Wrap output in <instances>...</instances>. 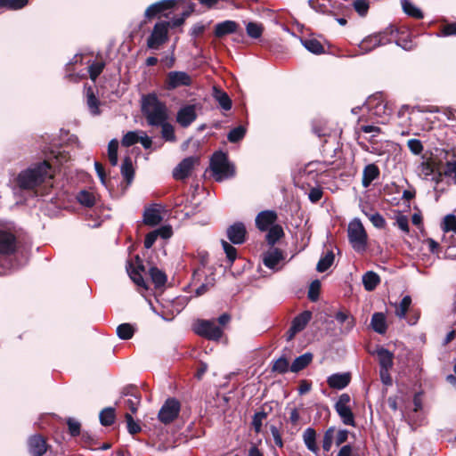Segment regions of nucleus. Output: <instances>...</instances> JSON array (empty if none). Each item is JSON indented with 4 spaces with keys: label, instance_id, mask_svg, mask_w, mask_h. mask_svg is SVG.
<instances>
[{
    "label": "nucleus",
    "instance_id": "obj_1",
    "mask_svg": "<svg viewBox=\"0 0 456 456\" xmlns=\"http://www.w3.org/2000/svg\"><path fill=\"white\" fill-rule=\"evenodd\" d=\"M141 111L150 126H159L169 118L166 102L160 101L154 93L142 95Z\"/></svg>",
    "mask_w": 456,
    "mask_h": 456
},
{
    "label": "nucleus",
    "instance_id": "obj_2",
    "mask_svg": "<svg viewBox=\"0 0 456 456\" xmlns=\"http://www.w3.org/2000/svg\"><path fill=\"white\" fill-rule=\"evenodd\" d=\"M52 167L47 161H43L32 168L20 172L17 177V183L22 190H32L52 179L50 174Z\"/></svg>",
    "mask_w": 456,
    "mask_h": 456
},
{
    "label": "nucleus",
    "instance_id": "obj_3",
    "mask_svg": "<svg viewBox=\"0 0 456 456\" xmlns=\"http://www.w3.org/2000/svg\"><path fill=\"white\" fill-rule=\"evenodd\" d=\"M210 169L216 182H222L224 179L232 178L235 175L234 166L229 162L227 154L221 151H216L212 155Z\"/></svg>",
    "mask_w": 456,
    "mask_h": 456
},
{
    "label": "nucleus",
    "instance_id": "obj_4",
    "mask_svg": "<svg viewBox=\"0 0 456 456\" xmlns=\"http://www.w3.org/2000/svg\"><path fill=\"white\" fill-rule=\"evenodd\" d=\"M347 236L353 248L357 251H365L368 241L367 232L359 219H354L348 224Z\"/></svg>",
    "mask_w": 456,
    "mask_h": 456
},
{
    "label": "nucleus",
    "instance_id": "obj_5",
    "mask_svg": "<svg viewBox=\"0 0 456 456\" xmlns=\"http://www.w3.org/2000/svg\"><path fill=\"white\" fill-rule=\"evenodd\" d=\"M193 330L200 337L212 341H219L224 335V330L216 323V320H198Z\"/></svg>",
    "mask_w": 456,
    "mask_h": 456
},
{
    "label": "nucleus",
    "instance_id": "obj_6",
    "mask_svg": "<svg viewBox=\"0 0 456 456\" xmlns=\"http://www.w3.org/2000/svg\"><path fill=\"white\" fill-rule=\"evenodd\" d=\"M181 406V403L178 399L175 397H168L159 411V420L165 425L171 424L178 418Z\"/></svg>",
    "mask_w": 456,
    "mask_h": 456
},
{
    "label": "nucleus",
    "instance_id": "obj_7",
    "mask_svg": "<svg viewBox=\"0 0 456 456\" xmlns=\"http://www.w3.org/2000/svg\"><path fill=\"white\" fill-rule=\"evenodd\" d=\"M170 27L169 21L157 22L147 39V46L150 49H159L161 45L168 41V28Z\"/></svg>",
    "mask_w": 456,
    "mask_h": 456
},
{
    "label": "nucleus",
    "instance_id": "obj_8",
    "mask_svg": "<svg viewBox=\"0 0 456 456\" xmlns=\"http://www.w3.org/2000/svg\"><path fill=\"white\" fill-rule=\"evenodd\" d=\"M26 444L30 456H44L52 448L47 437L38 433L29 436Z\"/></svg>",
    "mask_w": 456,
    "mask_h": 456
},
{
    "label": "nucleus",
    "instance_id": "obj_9",
    "mask_svg": "<svg viewBox=\"0 0 456 456\" xmlns=\"http://www.w3.org/2000/svg\"><path fill=\"white\" fill-rule=\"evenodd\" d=\"M192 79L189 74L184 71H170L165 79V87L167 90H174L181 86H189Z\"/></svg>",
    "mask_w": 456,
    "mask_h": 456
},
{
    "label": "nucleus",
    "instance_id": "obj_10",
    "mask_svg": "<svg viewBox=\"0 0 456 456\" xmlns=\"http://www.w3.org/2000/svg\"><path fill=\"white\" fill-rule=\"evenodd\" d=\"M177 4V0H160L147 7L144 12V16L147 20H151L154 18L164 15L167 17L164 12L166 11L173 9Z\"/></svg>",
    "mask_w": 456,
    "mask_h": 456
},
{
    "label": "nucleus",
    "instance_id": "obj_11",
    "mask_svg": "<svg viewBox=\"0 0 456 456\" xmlns=\"http://www.w3.org/2000/svg\"><path fill=\"white\" fill-rule=\"evenodd\" d=\"M200 162V158L191 156L183 159L173 171L175 180H184L191 175L194 166Z\"/></svg>",
    "mask_w": 456,
    "mask_h": 456
},
{
    "label": "nucleus",
    "instance_id": "obj_12",
    "mask_svg": "<svg viewBox=\"0 0 456 456\" xmlns=\"http://www.w3.org/2000/svg\"><path fill=\"white\" fill-rule=\"evenodd\" d=\"M145 271V266L143 263H139V265H134L132 261H127L126 263V272L130 277V279L138 286L142 288L145 290L149 289V286L145 280L142 277V273Z\"/></svg>",
    "mask_w": 456,
    "mask_h": 456
},
{
    "label": "nucleus",
    "instance_id": "obj_13",
    "mask_svg": "<svg viewBox=\"0 0 456 456\" xmlns=\"http://www.w3.org/2000/svg\"><path fill=\"white\" fill-rule=\"evenodd\" d=\"M227 238L233 244H243L246 241L247 230L242 222H236L226 231Z\"/></svg>",
    "mask_w": 456,
    "mask_h": 456
},
{
    "label": "nucleus",
    "instance_id": "obj_14",
    "mask_svg": "<svg viewBox=\"0 0 456 456\" xmlns=\"http://www.w3.org/2000/svg\"><path fill=\"white\" fill-rule=\"evenodd\" d=\"M17 239L10 232L0 230V254L12 255L16 252Z\"/></svg>",
    "mask_w": 456,
    "mask_h": 456
},
{
    "label": "nucleus",
    "instance_id": "obj_15",
    "mask_svg": "<svg viewBox=\"0 0 456 456\" xmlns=\"http://www.w3.org/2000/svg\"><path fill=\"white\" fill-rule=\"evenodd\" d=\"M278 216L273 210H264L256 217V226L261 232L267 231L271 226L275 225Z\"/></svg>",
    "mask_w": 456,
    "mask_h": 456
},
{
    "label": "nucleus",
    "instance_id": "obj_16",
    "mask_svg": "<svg viewBox=\"0 0 456 456\" xmlns=\"http://www.w3.org/2000/svg\"><path fill=\"white\" fill-rule=\"evenodd\" d=\"M197 118V113L194 105H186L177 111L176 122L182 127H188Z\"/></svg>",
    "mask_w": 456,
    "mask_h": 456
},
{
    "label": "nucleus",
    "instance_id": "obj_17",
    "mask_svg": "<svg viewBox=\"0 0 456 456\" xmlns=\"http://www.w3.org/2000/svg\"><path fill=\"white\" fill-rule=\"evenodd\" d=\"M240 28L238 22L234 20H224L217 23L214 28V36L216 38H223L228 35L234 34Z\"/></svg>",
    "mask_w": 456,
    "mask_h": 456
},
{
    "label": "nucleus",
    "instance_id": "obj_18",
    "mask_svg": "<svg viewBox=\"0 0 456 456\" xmlns=\"http://www.w3.org/2000/svg\"><path fill=\"white\" fill-rule=\"evenodd\" d=\"M352 375L350 372L334 373L328 377L327 384L333 389H344L351 382Z\"/></svg>",
    "mask_w": 456,
    "mask_h": 456
},
{
    "label": "nucleus",
    "instance_id": "obj_19",
    "mask_svg": "<svg viewBox=\"0 0 456 456\" xmlns=\"http://www.w3.org/2000/svg\"><path fill=\"white\" fill-rule=\"evenodd\" d=\"M395 43L405 51H412L416 44L411 39V34L406 28H398V34L395 36Z\"/></svg>",
    "mask_w": 456,
    "mask_h": 456
},
{
    "label": "nucleus",
    "instance_id": "obj_20",
    "mask_svg": "<svg viewBox=\"0 0 456 456\" xmlns=\"http://www.w3.org/2000/svg\"><path fill=\"white\" fill-rule=\"evenodd\" d=\"M379 175L380 170L376 164L371 163L366 165L362 170V185L364 188H368L374 180L379 177Z\"/></svg>",
    "mask_w": 456,
    "mask_h": 456
},
{
    "label": "nucleus",
    "instance_id": "obj_21",
    "mask_svg": "<svg viewBox=\"0 0 456 456\" xmlns=\"http://www.w3.org/2000/svg\"><path fill=\"white\" fill-rule=\"evenodd\" d=\"M336 321L342 325L345 332H349L355 326V319L348 311H338L335 314Z\"/></svg>",
    "mask_w": 456,
    "mask_h": 456
},
{
    "label": "nucleus",
    "instance_id": "obj_22",
    "mask_svg": "<svg viewBox=\"0 0 456 456\" xmlns=\"http://www.w3.org/2000/svg\"><path fill=\"white\" fill-rule=\"evenodd\" d=\"M283 259V253L280 248H273L265 254L264 265L269 269H273Z\"/></svg>",
    "mask_w": 456,
    "mask_h": 456
},
{
    "label": "nucleus",
    "instance_id": "obj_23",
    "mask_svg": "<svg viewBox=\"0 0 456 456\" xmlns=\"http://www.w3.org/2000/svg\"><path fill=\"white\" fill-rule=\"evenodd\" d=\"M376 353L380 369H392L394 365V354L384 347L378 348Z\"/></svg>",
    "mask_w": 456,
    "mask_h": 456
},
{
    "label": "nucleus",
    "instance_id": "obj_24",
    "mask_svg": "<svg viewBox=\"0 0 456 456\" xmlns=\"http://www.w3.org/2000/svg\"><path fill=\"white\" fill-rule=\"evenodd\" d=\"M311 319L312 312L309 310H305L297 315L291 322V327H293L294 332L302 331L306 327Z\"/></svg>",
    "mask_w": 456,
    "mask_h": 456
},
{
    "label": "nucleus",
    "instance_id": "obj_25",
    "mask_svg": "<svg viewBox=\"0 0 456 456\" xmlns=\"http://www.w3.org/2000/svg\"><path fill=\"white\" fill-rule=\"evenodd\" d=\"M313 358V354L309 352L301 354L293 361L290 365V371L297 373L305 369L312 362Z\"/></svg>",
    "mask_w": 456,
    "mask_h": 456
},
{
    "label": "nucleus",
    "instance_id": "obj_26",
    "mask_svg": "<svg viewBox=\"0 0 456 456\" xmlns=\"http://www.w3.org/2000/svg\"><path fill=\"white\" fill-rule=\"evenodd\" d=\"M370 326L379 334H385L387 330L386 316L383 313H374L371 316Z\"/></svg>",
    "mask_w": 456,
    "mask_h": 456
},
{
    "label": "nucleus",
    "instance_id": "obj_27",
    "mask_svg": "<svg viewBox=\"0 0 456 456\" xmlns=\"http://www.w3.org/2000/svg\"><path fill=\"white\" fill-rule=\"evenodd\" d=\"M362 281L365 290L373 291L380 283V277L377 273L368 271L362 275Z\"/></svg>",
    "mask_w": 456,
    "mask_h": 456
},
{
    "label": "nucleus",
    "instance_id": "obj_28",
    "mask_svg": "<svg viewBox=\"0 0 456 456\" xmlns=\"http://www.w3.org/2000/svg\"><path fill=\"white\" fill-rule=\"evenodd\" d=\"M213 97L218 102L224 110H230L232 107V102L226 92L217 87H214Z\"/></svg>",
    "mask_w": 456,
    "mask_h": 456
},
{
    "label": "nucleus",
    "instance_id": "obj_29",
    "mask_svg": "<svg viewBox=\"0 0 456 456\" xmlns=\"http://www.w3.org/2000/svg\"><path fill=\"white\" fill-rule=\"evenodd\" d=\"M345 425L355 427L354 415L350 406H334Z\"/></svg>",
    "mask_w": 456,
    "mask_h": 456
},
{
    "label": "nucleus",
    "instance_id": "obj_30",
    "mask_svg": "<svg viewBox=\"0 0 456 456\" xmlns=\"http://www.w3.org/2000/svg\"><path fill=\"white\" fill-rule=\"evenodd\" d=\"M149 275L156 289L165 286L167 281V274L157 266H151L149 269Z\"/></svg>",
    "mask_w": 456,
    "mask_h": 456
},
{
    "label": "nucleus",
    "instance_id": "obj_31",
    "mask_svg": "<svg viewBox=\"0 0 456 456\" xmlns=\"http://www.w3.org/2000/svg\"><path fill=\"white\" fill-rule=\"evenodd\" d=\"M162 221V216L159 209L149 208L144 210L143 223L146 225L156 226Z\"/></svg>",
    "mask_w": 456,
    "mask_h": 456
},
{
    "label": "nucleus",
    "instance_id": "obj_32",
    "mask_svg": "<svg viewBox=\"0 0 456 456\" xmlns=\"http://www.w3.org/2000/svg\"><path fill=\"white\" fill-rule=\"evenodd\" d=\"M398 34V27L389 25L384 30L376 33L377 37L381 39V45L395 42V36Z\"/></svg>",
    "mask_w": 456,
    "mask_h": 456
},
{
    "label": "nucleus",
    "instance_id": "obj_33",
    "mask_svg": "<svg viewBox=\"0 0 456 456\" xmlns=\"http://www.w3.org/2000/svg\"><path fill=\"white\" fill-rule=\"evenodd\" d=\"M303 438L307 449L317 454L319 447L316 444V431L312 428H306L303 434Z\"/></svg>",
    "mask_w": 456,
    "mask_h": 456
},
{
    "label": "nucleus",
    "instance_id": "obj_34",
    "mask_svg": "<svg viewBox=\"0 0 456 456\" xmlns=\"http://www.w3.org/2000/svg\"><path fill=\"white\" fill-rule=\"evenodd\" d=\"M121 175L127 184H130L134 177V168L133 166L132 159L126 156L121 165Z\"/></svg>",
    "mask_w": 456,
    "mask_h": 456
},
{
    "label": "nucleus",
    "instance_id": "obj_35",
    "mask_svg": "<svg viewBox=\"0 0 456 456\" xmlns=\"http://www.w3.org/2000/svg\"><path fill=\"white\" fill-rule=\"evenodd\" d=\"M380 40L381 39L377 37L376 33L371 34L362 40L359 45V48L365 53H369L375 48L381 46Z\"/></svg>",
    "mask_w": 456,
    "mask_h": 456
},
{
    "label": "nucleus",
    "instance_id": "obj_36",
    "mask_svg": "<svg viewBox=\"0 0 456 456\" xmlns=\"http://www.w3.org/2000/svg\"><path fill=\"white\" fill-rule=\"evenodd\" d=\"M86 103L87 106L93 115H99L100 114V101L96 97L94 89L92 86H88L86 88Z\"/></svg>",
    "mask_w": 456,
    "mask_h": 456
},
{
    "label": "nucleus",
    "instance_id": "obj_37",
    "mask_svg": "<svg viewBox=\"0 0 456 456\" xmlns=\"http://www.w3.org/2000/svg\"><path fill=\"white\" fill-rule=\"evenodd\" d=\"M265 235V240L268 245L273 246L279 240L284 236V231L280 224L271 226Z\"/></svg>",
    "mask_w": 456,
    "mask_h": 456
},
{
    "label": "nucleus",
    "instance_id": "obj_38",
    "mask_svg": "<svg viewBox=\"0 0 456 456\" xmlns=\"http://www.w3.org/2000/svg\"><path fill=\"white\" fill-rule=\"evenodd\" d=\"M304 47L314 54H322L325 53L324 46L316 38H305L301 40Z\"/></svg>",
    "mask_w": 456,
    "mask_h": 456
},
{
    "label": "nucleus",
    "instance_id": "obj_39",
    "mask_svg": "<svg viewBox=\"0 0 456 456\" xmlns=\"http://www.w3.org/2000/svg\"><path fill=\"white\" fill-rule=\"evenodd\" d=\"M441 161H436L435 159H429L426 161H423L419 168V171L420 173L426 177L428 178V176L432 175L433 174L436 173V169H437V167H439L441 165Z\"/></svg>",
    "mask_w": 456,
    "mask_h": 456
},
{
    "label": "nucleus",
    "instance_id": "obj_40",
    "mask_svg": "<svg viewBox=\"0 0 456 456\" xmlns=\"http://www.w3.org/2000/svg\"><path fill=\"white\" fill-rule=\"evenodd\" d=\"M100 422L104 427L111 426L116 419V411L113 407H107L99 414Z\"/></svg>",
    "mask_w": 456,
    "mask_h": 456
},
{
    "label": "nucleus",
    "instance_id": "obj_41",
    "mask_svg": "<svg viewBox=\"0 0 456 456\" xmlns=\"http://www.w3.org/2000/svg\"><path fill=\"white\" fill-rule=\"evenodd\" d=\"M272 372L284 374L290 370V365L288 358L284 355L279 357L277 360L273 362Z\"/></svg>",
    "mask_w": 456,
    "mask_h": 456
},
{
    "label": "nucleus",
    "instance_id": "obj_42",
    "mask_svg": "<svg viewBox=\"0 0 456 456\" xmlns=\"http://www.w3.org/2000/svg\"><path fill=\"white\" fill-rule=\"evenodd\" d=\"M158 127L161 128V136L166 142L176 141L174 126L168 122V119H166Z\"/></svg>",
    "mask_w": 456,
    "mask_h": 456
},
{
    "label": "nucleus",
    "instance_id": "obj_43",
    "mask_svg": "<svg viewBox=\"0 0 456 456\" xmlns=\"http://www.w3.org/2000/svg\"><path fill=\"white\" fill-rule=\"evenodd\" d=\"M334 259V253L331 250L328 251L326 255L321 257L320 260L318 261L316 270L319 273L326 272L332 265Z\"/></svg>",
    "mask_w": 456,
    "mask_h": 456
},
{
    "label": "nucleus",
    "instance_id": "obj_44",
    "mask_svg": "<svg viewBox=\"0 0 456 456\" xmlns=\"http://www.w3.org/2000/svg\"><path fill=\"white\" fill-rule=\"evenodd\" d=\"M134 328L130 323H122L117 327V335L120 339L128 340L133 338L134 334Z\"/></svg>",
    "mask_w": 456,
    "mask_h": 456
},
{
    "label": "nucleus",
    "instance_id": "obj_45",
    "mask_svg": "<svg viewBox=\"0 0 456 456\" xmlns=\"http://www.w3.org/2000/svg\"><path fill=\"white\" fill-rule=\"evenodd\" d=\"M402 7H403V12L410 17H412L415 19H422L423 18L422 12L409 0H403Z\"/></svg>",
    "mask_w": 456,
    "mask_h": 456
},
{
    "label": "nucleus",
    "instance_id": "obj_46",
    "mask_svg": "<svg viewBox=\"0 0 456 456\" xmlns=\"http://www.w3.org/2000/svg\"><path fill=\"white\" fill-rule=\"evenodd\" d=\"M77 200L81 205L86 208H92L95 204V197L94 194L86 190L80 191L77 193Z\"/></svg>",
    "mask_w": 456,
    "mask_h": 456
},
{
    "label": "nucleus",
    "instance_id": "obj_47",
    "mask_svg": "<svg viewBox=\"0 0 456 456\" xmlns=\"http://www.w3.org/2000/svg\"><path fill=\"white\" fill-rule=\"evenodd\" d=\"M247 129L244 126H238L232 128L227 134V139L230 142L235 143L241 141L245 134Z\"/></svg>",
    "mask_w": 456,
    "mask_h": 456
},
{
    "label": "nucleus",
    "instance_id": "obj_48",
    "mask_svg": "<svg viewBox=\"0 0 456 456\" xmlns=\"http://www.w3.org/2000/svg\"><path fill=\"white\" fill-rule=\"evenodd\" d=\"M246 31L249 37L257 39L262 37L264 27L261 23L250 21L246 26Z\"/></svg>",
    "mask_w": 456,
    "mask_h": 456
},
{
    "label": "nucleus",
    "instance_id": "obj_49",
    "mask_svg": "<svg viewBox=\"0 0 456 456\" xmlns=\"http://www.w3.org/2000/svg\"><path fill=\"white\" fill-rule=\"evenodd\" d=\"M411 304V297L406 295L403 297L398 305H395V315L399 318H404Z\"/></svg>",
    "mask_w": 456,
    "mask_h": 456
},
{
    "label": "nucleus",
    "instance_id": "obj_50",
    "mask_svg": "<svg viewBox=\"0 0 456 456\" xmlns=\"http://www.w3.org/2000/svg\"><path fill=\"white\" fill-rule=\"evenodd\" d=\"M118 142L112 139L108 144V158L111 166L115 167L118 164Z\"/></svg>",
    "mask_w": 456,
    "mask_h": 456
},
{
    "label": "nucleus",
    "instance_id": "obj_51",
    "mask_svg": "<svg viewBox=\"0 0 456 456\" xmlns=\"http://www.w3.org/2000/svg\"><path fill=\"white\" fill-rule=\"evenodd\" d=\"M124 417L126 423V429L130 435L134 436L142 431L140 423L135 421L130 413H126Z\"/></svg>",
    "mask_w": 456,
    "mask_h": 456
},
{
    "label": "nucleus",
    "instance_id": "obj_52",
    "mask_svg": "<svg viewBox=\"0 0 456 456\" xmlns=\"http://www.w3.org/2000/svg\"><path fill=\"white\" fill-rule=\"evenodd\" d=\"M362 212L364 213V215L366 216H368V218L370 219V221L371 222V224L376 227V228H379V229H383L385 228L386 224H387V222H386V219L383 217L382 215H380L379 213L378 212H375V213H368L367 211H365L364 209L362 210Z\"/></svg>",
    "mask_w": 456,
    "mask_h": 456
},
{
    "label": "nucleus",
    "instance_id": "obj_53",
    "mask_svg": "<svg viewBox=\"0 0 456 456\" xmlns=\"http://www.w3.org/2000/svg\"><path fill=\"white\" fill-rule=\"evenodd\" d=\"M105 68L104 61H94L88 67L90 79L95 81Z\"/></svg>",
    "mask_w": 456,
    "mask_h": 456
},
{
    "label": "nucleus",
    "instance_id": "obj_54",
    "mask_svg": "<svg viewBox=\"0 0 456 456\" xmlns=\"http://www.w3.org/2000/svg\"><path fill=\"white\" fill-rule=\"evenodd\" d=\"M321 291V281L319 280H314L311 282L308 289V299L312 302H316L319 299Z\"/></svg>",
    "mask_w": 456,
    "mask_h": 456
},
{
    "label": "nucleus",
    "instance_id": "obj_55",
    "mask_svg": "<svg viewBox=\"0 0 456 456\" xmlns=\"http://www.w3.org/2000/svg\"><path fill=\"white\" fill-rule=\"evenodd\" d=\"M442 229L444 232H452L456 234V216L452 214L444 216Z\"/></svg>",
    "mask_w": 456,
    "mask_h": 456
},
{
    "label": "nucleus",
    "instance_id": "obj_56",
    "mask_svg": "<svg viewBox=\"0 0 456 456\" xmlns=\"http://www.w3.org/2000/svg\"><path fill=\"white\" fill-rule=\"evenodd\" d=\"M266 418L267 413L265 411H257L254 414L251 424L256 433L261 432L263 420Z\"/></svg>",
    "mask_w": 456,
    "mask_h": 456
},
{
    "label": "nucleus",
    "instance_id": "obj_57",
    "mask_svg": "<svg viewBox=\"0 0 456 456\" xmlns=\"http://www.w3.org/2000/svg\"><path fill=\"white\" fill-rule=\"evenodd\" d=\"M406 419H407V422L409 423V425L412 428H415L421 425V423L424 419L423 412L422 411L415 412V411H411L407 414Z\"/></svg>",
    "mask_w": 456,
    "mask_h": 456
},
{
    "label": "nucleus",
    "instance_id": "obj_58",
    "mask_svg": "<svg viewBox=\"0 0 456 456\" xmlns=\"http://www.w3.org/2000/svg\"><path fill=\"white\" fill-rule=\"evenodd\" d=\"M445 177H451L456 183V159L447 160L443 167Z\"/></svg>",
    "mask_w": 456,
    "mask_h": 456
},
{
    "label": "nucleus",
    "instance_id": "obj_59",
    "mask_svg": "<svg viewBox=\"0 0 456 456\" xmlns=\"http://www.w3.org/2000/svg\"><path fill=\"white\" fill-rule=\"evenodd\" d=\"M309 6L315 12L322 14L333 15V12L329 9V6L325 4L320 3V0H309Z\"/></svg>",
    "mask_w": 456,
    "mask_h": 456
},
{
    "label": "nucleus",
    "instance_id": "obj_60",
    "mask_svg": "<svg viewBox=\"0 0 456 456\" xmlns=\"http://www.w3.org/2000/svg\"><path fill=\"white\" fill-rule=\"evenodd\" d=\"M140 136L135 131L127 132L121 140V144L124 147H130L137 142H139Z\"/></svg>",
    "mask_w": 456,
    "mask_h": 456
},
{
    "label": "nucleus",
    "instance_id": "obj_61",
    "mask_svg": "<svg viewBox=\"0 0 456 456\" xmlns=\"http://www.w3.org/2000/svg\"><path fill=\"white\" fill-rule=\"evenodd\" d=\"M354 9L362 17L368 13L370 4L368 0H355L353 3Z\"/></svg>",
    "mask_w": 456,
    "mask_h": 456
},
{
    "label": "nucleus",
    "instance_id": "obj_62",
    "mask_svg": "<svg viewBox=\"0 0 456 456\" xmlns=\"http://www.w3.org/2000/svg\"><path fill=\"white\" fill-rule=\"evenodd\" d=\"M222 246L228 261L232 264L237 258V249L224 240H222Z\"/></svg>",
    "mask_w": 456,
    "mask_h": 456
},
{
    "label": "nucleus",
    "instance_id": "obj_63",
    "mask_svg": "<svg viewBox=\"0 0 456 456\" xmlns=\"http://www.w3.org/2000/svg\"><path fill=\"white\" fill-rule=\"evenodd\" d=\"M334 431H335L334 428L331 427V428H329L324 433L323 439H322V449L325 452L330 451L332 442H333Z\"/></svg>",
    "mask_w": 456,
    "mask_h": 456
},
{
    "label": "nucleus",
    "instance_id": "obj_64",
    "mask_svg": "<svg viewBox=\"0 0 456 456\" xmlns=\"http://www.w3.org/2000/svg\"><path fill=\"white\" fill-rule=\"evenodd\" d=\"M69 434L71 436H78L81 434V424L72 418L67 419Z\"/></svg>",
    "mask_w": 456,
    "mask_h": 456
}]
</instances>
